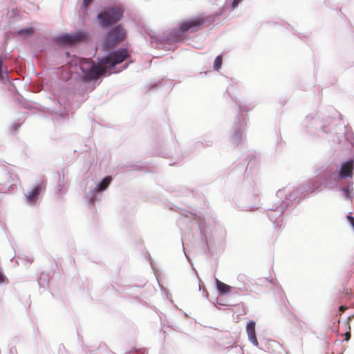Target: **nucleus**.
Listing matches in <instances>:
<instances>
[{
	"mask_svg": "<svg viewBox=\"0 0 354 354\" xmlns=\"http://www.w3.org/2000/svg\"><path fill=\"white\" fill-rule=\"evenodd\" d=\"M129 57L127 50L122 48L111 53L102 58L97 65L88 59H84L80 64L82 72V80L84 82L95 80L100 75L109 73L111 68L122 63Z\"/></svg>",
	"mask_w": 354,
	"mask_h": 354,
	"instance_id": "nucleus-1",
	"label": "nucleus"
},
{
	"mask_svg": "<svg viewBox=\"0 0 354 354\" xmlns=\"http://www.w3.org/2000/svg\"><path fill=\"white\" fill-rule=\"evenodd\" d=\"M123 12L122 8L113 7L100 12L97 18L103 27H108L118 23L122 19Z\"/></svg>",
	"mask_w": 354,
	"mask_h": 354,
	"instance_id": "nucleus-2",
	"label": "nucleus"
},
{
	"mask_svg": "<svg viewBox=\"0 0 354 354\" xmlns=\"http://www.w3.org/2000/svg\"><path fill=\"white\" fill-rule=\"evenodd\" d=\"M205 21L206 19L202 15L185 20L174 30V35L179 37L181 34L187 32H194L198 30Z\"/></svg>",
	"mask_w": 354,
	"mask_h": 354,
	"instance_id": "nucleus-3",
	"label": "nucleus"
},
{
	"mask_svg": "<svg viewBox=\"0 0 354 354\" xmlns=\"http://www.w3.org/2000/svg\"><path fill=\"white\" fill-rule=\"evenodd\" d=\"M127 36L125 30L120 26H118L106 34L103 44L104 48L109 50L118 44L122 41Z\"/></svg>",
	"mask_w": 354,
	"mask_h": 354,
	"instance_id": "nucleus-4",
	"label": "nucleus"
},
{
	"mask_svg": "<svg viewBox=\"0 0 354 354\" xmlns=\"http://www.w3.org/2000/svg\"><path fill=\"white\" fill-rule=\"evenodd\" d=\"M87 39V32L80 31L75 34H66L60 36L58 38V41L60 44L71 46L83 42Z\"/></svg>",
	"mask_w": 354,
	"mask_h": 354,
	"instance_id": "nucleus-5",
	"label": "nucleus"
},
{
	"mask_svg": "<svg viewBox=\"0 0 354 354\" xmlns=\"http://www.w3.org/2000/svg\"><path fill=\"white\" fill-rule=\"evenodd\" d=\"M246 331L248 336L251 342L256 346H258V340L256 337L255 331V322L254 321H250L246 326Z\"/></svg>",
	"mask_w": 354,
	"mask_h": 354,
	"instance_id": "nucleus-6",
	"label": "nucleus"
},
{
	"mask_svg": "<svg viewBox=\"0 0 354 354\" xmlns=\"http://www.w3.org/2000/svg\"><path fill=\"white\" fill-rule=\"evenodd\" d=\"M353 170V162H346L342 165L339 176L341 178H346L347 177L351 176Z\"/></svg>",
	"mask_w": 354,
	"mask_h": 354,
	"instance_id": "nucleus-7",
	"label": "nucleus"
},
{
	"mask_svg": "<svg viewBox=\"0 0 354 354\" xmlns=\"http://www.w3.org/2000/svg\"><path fill=\"white\" fill-rule=\"evenodd\" d=\"M41 191V185H37L27 196V200L30 203H35L37 200V196Z\"/></svg>",
	"mask_w": 354,
	"mask_h": 354,
	"instance_id": "nucleus-8",
	"label": "nucleus"
},
{
	"mask_svg": "<svg viewBox=\"0 0 354 354\" xmlns=\"http://www.w3.org/2000/svg\"><path fill=\"white\" fill-rule=\"evenodd\" d=\"M216 284L217 290L220 295H226L231 292L232 287L221 281L216 279Z\"/></svg>",
	"mask_w": 354,
	"mask_h": 354,
	"instance_id": "nucleus-9",
	"label": "nucleus"
},
{
	"mask_svg": "<svg viewBox=\"0 0 354 354\" xmlns=\"http://www.w3.org/2000/svg\"><path fill=\"white\" fill-rule=\"evenodd\" d=\"M111 176H106L105 177L102 182H100L97 185V188L100 192L104 191L106 187L109 186L111 181Z\"/></svg>",
	"mask_w": 354,
	"mask_h": 354,
	"instance_id": "nucleus-10",
	"label": "nucleus"
},
{
	"mask_svg": "<svg viewBox=\"0 0 354 354\" xmlns=\"http://www.w3.org/2000/svg\"><path fill=\"white\" fill-rule=\"evenodd\" d=\"M223 64V57L221 55H218L216 57L214 62V68L215 70L218 71Z\"/></svg>",
	"mask_w": 354,
	"mask_h": 354,
	"instance_id": "nucleus-11",
	"label": "nucleus"
},
{
	"mask_svg": "<svg viewBox=\"0 0 354 354\" xmlns=\"http://www.w3.org/2000/svg\"><path fill=\"white\" fill-rule=\"evenodd\" d=\"M34 31V29L32 28L22 29L19 31V33L20 35H27V34H32Z\"/></svg>",
	"mask_w": 354,
	"mask_h": 354,
	"instance_id": "nucleus-12",
	"label": "nucleus"
},
{
	"mask_svg": "<svg viewBox=\"0 0 354 354\" xmlns=\"http://www.w3.org/2000/svg\"><path fill=\"white\" fill-rule=\"evenodd\" d=\"M242 1H243V0H234V1H233V2H232V6L233 8H236V7L239 5V3L240 2H241Z\"/></svg>",
	"mask_w": 354,
	"mask_h": 354,
	"instance_id": "nucleus-13",
	"label": "nucleus"
},
{
	"mask_svg": "<svg viewBox=\"0 0 354 354\" xmlns=\"http://www.w3.org/2000/svg\"><path fill=\"white\" fill-rule=\"evenodd\" d=\"M347 218L350 221L352 226L354 227V217L352 216H347Z\"/></svg>",
	"mask_w": 354,
	"mask_h": 354,
	"instance_id": "nucleus-14",
	"label": "nucleus"
},
{
	"mask_svg": "<svg viewBox=\"0 0 354 354\" xmlns=\"http://www.w3.org/2000/svg\"><path fill=\"white\" fill-rule=\"evenodd\" d=\"M345 340L346 341H348L351 338V332L350 331H347L345 334Z\"/></svg>",
	"mask_w": 354,
	"mask_h": 354,
	"instance_id": "nucleus-15",
	"label": "nucleus"
},
{
	"mask_svg": "<svg viewBox=\"0 0 354 354\" xmlns=\"http://www.w3.org/2000/svg\"><path fill=\"white\" fill-rule=\"evenodd\" d=\"M347 309V307L345 306H340L339 308V310L342 313H343L344 310Z\"/></svg>",
	"mask_w": 354,
	"mask_h": 354,
	"instance_id": "nucleus-16",
	"label": "nucleus"
},
{
	"mask_svg": "<svg viewBox=\"0 0 354 354\" xmlns=\"http://www.w3.org/2000/svg\"><path fill=\"white\" fill-rule=\"evenodd\" d=\"M91 1L92 0H84V4L86 6H88Z\"/></svg>",
	"mask_w": 354,
	"mask_h": 354,
	"instance_id": "nucleus-17",
	"label": "nucleus"
}]
</instances>
